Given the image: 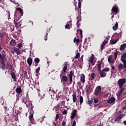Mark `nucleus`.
<instances>
[{"mask_svg": "<svg viewBox=\"0 0 126 126\" xmlns=\"http://www.w3.org/2000/svg\"><path fill=\"white\" fill-rule=\"evenodd\" d=\"M126 78H124V79H120L117 81V84L119 86V88H122V87L124 86V84L126 83Z\"/></svg>", "mask_w": 126, "mask_h": 126, "instance_id": "f257e3e1", "label": "nucleus"}, {"mask_svg": "<svg viewBox=\"0 0 126 126\" xmlns=\"http://www.w3.org/2000/svg\"><path fill=\"white\" fill-rule=\"evenodd\" d=\"M22 103H24L25 105H27L29 103V98L28 97L22 96Z\"/></svg>", "mask_w": 126, "mask_h": 126, "instance_id": "f03ea898", "label": "nucleus"}, {"mask_svg": "<svg viewBox=\"0 0 126 126\" xmlns=\"http://www.w3.org/2000/svg\"><path fill=\"white\" fill-rule=\"evenodd\" d=\"M119 89H120V90L117 92V94L118 99H120L122 97V94H123V92L125 91V88H119Z\"/></svg>", "mask_w": 126, "mask_h": 126, "instance_id": "7ed1b4c3", "label": "nucleus"}, {"mask_svg": "<svg viewBox=\"0 0 126 126\" xmlns=\"http://www.w3.org/2000/svg\"><path fill=\"white\" fill-rule=\"evenodd\" d=\"M14 52L17 54V55H20L21 54V51L19 49L14 47L12 49V54H14Z\"/></svg>", "mask_w": 126, "mask_h": 126, "instance_id": "20e7f679", "label": "nucleus"}, {"mask_svg": "<svg viewBox=\"0 0 126 126\" xmlns=\"http://www.w3.org/2000/svg\"><path fill=\"white\" fill-rule=\"evenodd\" d=\"M67 65H68L67 62L64 63L62 65L63 66V69L61 71L62 73H63V72L65 73V72H66V70L67 69Z\"/></svg>", "mask_w": 126, "mask_h": 126, "instance_id": "39448f33", "label": "nucleus"}, {"mask_svg": "<svg viewBox=\"0 0 126 126\" xmlns=\"http://www.w3.org/2000/svg\"><path fill=\"white\" fill-rule=\"evenodd\" d=\"M118 11H119V9H118V6H114L111 9V13H113V15H116L118 14Z\"/></svg>", "mask_w": 126, "mask_h": 126, "instance_id": "423d86ee", "label": "nucleus"}, {"mask_svg": "<svg viewBox=\"0 0 126 126\" xmlns=\"http://www.w3.org/2000/svg\"><path fill=\"white\" fill-rule=\"evenodd\" d=\"M124 118V115L121 114L119 116L114 118V121L117 123H121V120Z\"/></svg>", "mask_w": 126, "mask_h": 126, "instance_id": "0eeeda50", "label": "nucleus"}, {"mask_svg": "<svg viewBox=\"0 0 126 126\" xmlns=\"http://www.w3.org/2000/svg\"><path fill=\"white\" fill-rule=\"evenodd\" d=\"M76 114H77V110H76V109L73 110L70 116L71 120H73L74 118H75Z\"/></svg>", "mask_w": 126, "mask_h": 126, "instance_id": "6e6552de", "label": "nucleus"}, {"mask_svg": "<svg viewBox=\"0 0 126 126\" xmlns=\"http://www.w3.org/2000/svg\"><path fill=\"white\" fill-rule=\"evenodd\" d=\"M100 91H101V87L100 86H97L95 90V96H98Z\"/></svg>", "mask_w": 126, "mask_h": 126, "instance_id": "1a4fd4ad", "label": "nucleus"}, {"mask_svg": "<svg viewBox=\"0 0 126 126\" xmlns=\"http://www.w3.org/2000/svg\"><path fill=\"white\" fill-rule=\"evenodd\" d=\"M116 101V98L114 96L110 98L108 100L107 103L108 104H112V103H115Z\"/></svg>", "mask_w": 126, "mask_h": 126, "instance_id": "9d476101", "label": "nucleus"}, {"mask_svg": "<svg viewBox=\"0 0 126 126\" xmlns=\"http://www.w3.org/2000/svg\"><path fill=\"white\" fill-rule=\"evenodd\" d=\"M0 68L2 70H5V63H4V60L2 62H0Z\"/></svg>", "mask_w": 126, "mask_h": 126, "instance_id": "9b49d317", "label": "nucleus"}, {"mask_svg": "<svg viewBox=\"0 0 126 126\" xmlns=\"http://www.w3.org/2000/svg\"><path fill=\"white\" fill-rule=\"evenodd\" d=\"M99 74L100 77L104 78L107 76V73L104 72L103 70H101V71H99Z\"/></svg>", "mask_w": 126, "mask_h": 126, "instance_id": "f8f14e48", "label": "nucleus"}, {"mask_svg": "<svg viewBox=\"0 0 126 126\" xmlns=\"http://www.w3.org/2000/svg\"><path fill=\"white\" fill-rule=\"evenodd\" d=\"M103 62V60H101V61L100 62V61H98V63L97 64V70L98 71H101V68H102L101 65H102V62Z\"/></svg>", "mask_w": 126, "mask_h": 126, "instance_id": "ddd939ff", "label": "nucleus"}, {"mask_svg": "<svg viewBox=\"0 0 126 126\" xmlns=\"http://www.w3.org/2000/svg\"><path fill=\"white\" fill-rule=\"evenodd\" d=\"M33 114L34 113H30V115H29V120L31 123H34V117H33Z\"/></svg>", "mask_w": 126, "mask_h": 126, "instance_id": "4468645a", "label": "nucleus"}, {"mask_svg": "<svg viewBox=\"0 0 126 126\" xmlns=\"http://www.w3.org/2000/svg\"><path fill=\"white\" fill-rule=\"evenodd\" d=\"M81 82L83 83H85V75L84 74H81Z\"/></svg>", "mask_w": 126, "mask_h": 126, "instance_id": "2eb2a0df", "label": "nucleus"}, {"mask_svg": "<svg viewBox=\"0 0 126 126\" xmlns=\"http://www.w3.org/2000/svg\"><path fill=\"white\" fill-rule=\"evenodd\" d=\"M72 100L73 103H76V101H77V97L76 96V94H72Z\"/></svg>", "mask_w": 126, "mask_h": 126, "instance_id": "dca6fc26", "label": "nucleus"}, {"mask_svg": "<svg viewBox=\"0 0 126 126\" xmlns=\"http://www.w3.org/2000/svg\"><path fill=\"white\" fill-rule=\"evenodd\" d=\"M27 63H28L29 66H31V65L32 64V63H33V60H32V58H31V57H29L28 59Z\"/></svg>", "mask_w": 126, "mask_h": 126, "instance_id": "f3484780", "label": "nucleus"}, {"mask_svg": "<svg viewBox=\"0 0 126 126\" xmlns=\"http://www.w3.org/2000/svg\"><path fill=\"white\" fill-rule=\"evenodd\" d=\"M86 103L88 105H92L93 104V98H89L88 100H86Z\"/></svg>", "mask_w": 126, "mask_h": 126, "instance_id": "a211bd4d", "label": "nucleus"}, {"mask_svg": "<svg viewBox=\"0 0 126 126\" xmlns=\"http://www.w3.org/2000/svg\"><path fill=\"white\" fill-rule=\"evenodd\" d=\"M63 81L64 83L67 82V77L65 75H63L62 76L61 82H63Z\"/></svg>", "mask_w": 126, "mask_h": 126, "instance_id": "6ab92c4d", "label": "nucleus"}, {"mask_svg": "<svg viewBox=\"0 0 126 126\" xmlns=\"http://www.w3.org/2000/svg\"><path fill=\"white\" fill-rule=\"evenodd\" d=\"M11 78L13 79L14 81H16V75L14 73V72L12 71L11 73Z\"/></svg>", "mask_w": 126, "mask_h": 126, "instance_id": "aec40b11", "label": "nucleus"}, {"mask_svg": "<svg viewBox=\"0 0 126 126\" xmlns=\"http://www.w3.org/2000/svg\"><path fill=\"white\" fill-rule=\"evenodd\" d=\"M119 71H121L124 68V66L123 64L120 63L117 66Z\"/></svg>", "mask_w": 126, "mask_h": 126, "instance_id": "412c9836", "label": "nucleus"}, {"mask_svg": "<svg viewBox=\"0 0 126 126\" xmlns=\"http://www.w3.org/2000/svg\"><path fill=\"white\" fill-rule=\"evenodd\" d=\"M126 44L124 43L121 45L120 50V51H121V52H123V51H125V49H126Z\"/></svg>", "mask_w": 126, "mask_h": 126, "instance_id": "4be33fe9", "label": "nucleus"}, {"mask_svg": "<svg viewBox=\"0 0 126 126\" xmlns=\"http://www.w3.org/2000/svg\"><path fill=\"white\" fill-rule=\"evenodd\" d=\"M108 63H114V59H113V58L112 57V55H110L108 59Z\"/></svg>", "mask_w": 126, "mask_h": 126, "instance_id": "5701e85b", "label": "nucleus"}, {"mask_svg": "<svg viewBox=\"0 0 126 126\" xmlns=\"http://www.w3.org/2000/svg\"><path fill=\"white\" fill-rule=\"evenodd\" d=\"M118 41H119V39H117L116 40L111 39L110 42V44H111V45H115V44H116V43H117Z\"/></svg>", "mask_w": 126, "mask_h": 126, "instance_id": "b1692460", "label": "nucleus"}, {"mask_svg": "<svg viewBox=\"0 0 126 126\" xmlns=\"http://www.w3.org/2000/svg\"><path fill=\"white\" fill-rule=\"evenodd\" d=\"M16 10H18V11H19L20 13H21V16H22V15H23V10H22L21 8L20 7L17 8Z\"/></svg>", "mask_w": 126, "mask_h": 126, "instance_id": "393cba45", "label": "nucleus"}, {"mask_svg": "<svg viewBox=\"0 0 126 126\" xmlns=\"http://www.w3.org/2000/svg\"><path fill=\"white\" fill-rule=\"evenodd\" d=\"M10 45L11 46H16V41L14 39H12L10 41Z\"/></svg>", "mask_w": 126, "mask_h": 126, "instance_id": "a878e982", "label": "nucleus"}, {"mask_svg": "<svg viewBox=\"0 0 126 126\" xmlns=\"http://www.w3.org/2000/svg\"><path fill=\"white\" fill-rule=\"evenodd\" d=\"M16 92L18 94H20V93L22 92V90L21 89V88L18 87L16 89Z\"/></svg>", "mask_w": 126, "mask_h": 126, "instance_id": "bb28decb", "label": "nucleus"}, {"mask_svg": "<svg viewBox=\"0 0 126 126\" xmlns=\"http://www.w3.org/2000/svg\"><path fill=\"white\" fill-rule=\"evenodd\" d=\"M118 22H116L114 26H113L112 28H113V30H114V31H116V30H117V29H118Z\"/></svg>", "mask_w": 126, "mask_h": 126, "instance_id": "cd10ccee", "label": "nucleus"}, {"mask_svg": "<svg viewBox=\"0 0 126 126\" xmlns=\"http://www.w3.org/2000/svg\"><path fill=\"white\" fill-rule=\"evenodd\" d=\"M80 103V105H82V103H83V96L80 95L79 97Z\"/></svg>", "mask_w": 126, "mask_h": 126, "instance_id": "c85d7f7f", "label": "nucleus"}, {"mask_svg": "<svg viewBox=\"0 0 126 126\" xmlns=\"http://www.w3.org/2000/svg\"><path fill=\"white\" fill-rule=\"evenodd\" d=\"M91 77L92 80H94V79H95V73H92L91 74Z\"/></svg>", "mask_w": 126, "mask_h": 126, "instance_id": "c756f323", "label": "nucleus"}, {"mask_svg": "<svg viewBox=\"0 0 126 126\" xmlns=\"http://www.w3.org/2000/svg\"><path fill=\"white\" fill-rule=\"evenodd\" d=\"M74 74V71L72 70L70 71V74H69V77H72L73 76V75Z\"/></svg>", "mask_w": 126, "mask_h": 126, "instance_id": "7c9ffc66", "label": "nucleus"}, {"mask_svg": "<svg viewBox=\"0 0 126 126\" xmlns=\"http://www.w3.org/2000/svg\"><path fill=\"white\" fill-rule=\"evenodd\" d=\"M114 58H115V60H117V58H118V51L116 50L114 54Z\"/></svg>", "mask_w": 126, "mask_h": 126, "instance_id": "2f4dec72", "label": "nucleus"}, {"mask_svg": "<svg viewBox=\"0 0 126 126\" xmlns=\"http://www.w3.org/2000/svg\"><path fill=\"white\" fill-rule=\"evenodd\" d=\"M34 62L35 63H40V59H39V58H35Z\"/></svg>", "mask_w": 126, "mask_h": 126, "instance_id": "473e14b6", "label": "nucleus"}, {"mask_svg": "<svg viewBox=\"0 0 126 126\" xmlns=\"http://www.w3.org/2000/svg\"><path fill=\"white\" fill-rule=\"evenodd\" d=\"M122 106L123 107V109H126V101H123L122 103Z\"/></svg>", "mask_w": 126, "mask_h": 126, "instance_id": "72a5a7b5", "label": "nucleus"}, {"mask_svg": "<svg viewBox=\"0 0 126 126\" xmlns=\"http://www.w3.org/2000/svg\"><path fill=\"white\" fill-rule=\"evenodd\" d=\"M121 62L123 63L124 65L123 66H124V68H126V60H121Z\"/></svg>", "mask_w": 126, "mask_h": 126, "instance_id": "f704fd0d", "label": "nucleus"}, {"mask_svg": "<svg viewBox=\"0 0 126 126\" xmlns=\"http://www.w3.org/2000/svg\"><path fill=\"white\" fill-rule=\"evenodd\" d=\"M90 89H91V84H90L87 88V92H88V93L90 91Z\"/></svg>", "mask_w": 126, "mask_h": 126, "instance_id": "c9c22d12", "label": "nucleus"}, {"mask_svg": "<svg viewBox=\"0 0 126 126\" xmlns=\"http://www.w3.org/2000/svg\"><path fill=\"white\" fill-rule=\"evenodd\" d=\"M80 57V54L79 53V52L77 53L75 56V59H79Z\"/></svg>", "mask_w": 126, "mask_h": 126, "instance_id": "e433bc0d", "label": "nucleus"}, {"mask_svg": "<svg viewBox=\"0 0 126 126\" xmlns=\"http://www.w3.org/2000/svg\"><path fill=\"white\" fill-rule=\"evenodd\" d=\"M99 102V100L98 99L96 98L95 97H94V102L95 103V104H97Z\"/></svg>", "mask_w": 126, "mask_h": 126, "instance_id": "4c0bfd02", "label": "nucleus"}, {"mask_svg": "<svg viewBox=\"0 0 126 126\" xmlns=\"http://www.w3.org/2000/svg\"><path fill=\"white\" fill-rule=\"evenodd\" d=\"M16 21H17L15 19L14 20L15 27H16V28H17V27H18V23H17V22H16Z\"/></svg>", "mask_w": 126, "mask_h": 126, "instance_id": "58836bf2", "label": "nucleus"}, {"mask_svg": "<svg viewBox=\"0 0 126 126\" xmlns=\"http://www.w3.org/2000/svg\"><path fill=\"white\" fill-rule=\"evenodd\" d=\"M58 119H60V114H57L55 117V122H57Z\"/></svg>", "mask_w": 126, "mask_h": 126, "instance_id": "ea45409f", "label": "nucleus"}, {"mask_svg": "<svg viewBox=\"0 0 126 126\" xmlns=\"http://www.w3.org/2000/svg\"><path fill=\"white\" fill-rule=\"evenodd\" d=\"M102 70H103L104 72H107V71H110V68L106 67L104 69H102Z\"/></svg>", "mask_w": 126, "mask_h": 126, "instance_id": "a19ab883", "label": "nucleus"}, {"mask_svg": "<svg viewBox=\"0 0 126 126\" xmlns=\"http://www.w3.org/2000/svg\"><path fill=\"white\" fill-rule=\"evenodd\" d=\"M36 73L38 74H39V73L40 72V67H38V68L36 69Z\"/></svg>", "mask_w": 126, "mask_h": 126, "instance_id": "79ce46f5", "label": "nucleus"}, {"mask_svg": "<svg viewBox=\"0 0 126 126\" xmlns=\"http://www.w3.org/2000/svg\"><path fill=\"white\" fill-rule=\"evenodd\" d=\"M94 54H92L90 57V61H94Z\"/></svg>", "mask_w": 126, "mask_h": 126, "instance_id": "37998d69", "label": "nucleus"}, {"mask_svg": "<svg viewBox=\"0 0 126 126\" xmlns=\"http://www.w3.org/2000/svg\"><path fill=\"white\" fill-rule=\"evenodd\" d=\"M0 59H1L2 62H3L4 61V57H3L2 55H1V54H0Z\"/></svg>", "mask_w": 126, "mask_h": 126, "instance_id": "c03bdc74", "label": "nucleus"}, {"mask_svg": "<svg viewBox=\"0 0 126 126\" xmlns=\"http://www.w3.org/2000/svg\"><path fill=\"white\" fill-rule=\"evenodd\" d=\"M17 47H18V48H19V49H21V48H22V43L18 44L17 45Z\"/></svg>", "mask_w": 126, "mask_h": 126, "instance_id": "a18cd8bd", "label": "nucleus"}, {"mask_svg": "<svg viewBox=\"0 0 126 126\" xmlns=\"http://www.w3.org/2000/svg\"><path fill=\"white\" fill-rule=\"evenodd\" d=\"M107 43H108L107 41H104L102 42V44L101 45H103L104 47H105L106 46V44H107Z\"/></svg>", "mask_w": 126, "mask_h": 126, "instance_id": "49530a36", "label": "nucleus"}, {"mask_svg": "<svg viewBox=\"0 0 126 126\" xmlns=\"http://www.w3.org/2000/svg\"><path fill=\"white\" fill-rule=\"evenodd\" d=\"M107 43H108L107 41H104L102 42V44L101 45H103L104 47H105L106 46V44H107Z\"/></svg>", "mask_w": 126, "mask_h": 126, "instance_id": "de8ad7c7", "label": "nucleus"}, {"mask_svg": "<svg viewBox=\"0 0 126 126\" xmlns=\"http://www.w3.org/2000/svg\"><path fill=\"white\" fill-rule=\"evenodd\" d=\"M107 43H108L107 41H104L102 42V44L101 45H103L104 47H105L106 46V44H107Z\"/></svg>", "mask_w": 126, "mask_h": 126, "instance_id": "09e8293b", "label": "nucleus"}, {"mask_svg": "<svg viewBox=\"0 0 126 126\" xmlns=\"http://www.w3.org/2000/svg\"><path fill=\"white\" fill-rule=\"evenodd\" d=\"M107 43H108L107 41H104L102 42V44L101 45H103L104 47H105L106 46V44H107Z\"/></svg>", "mask_w": 126, "mask_h": 126, "instance_id": "8fccbe9b", "label": "nucleus"}, {"mask_svg": "<svg viewBox=\"0 0 126 126\" xmlns=\"http://www.w3.org/2000/svg\"><path fill=\"white\" fill-rule=\"evenodd\" d=\"M24 76L25 77V78L27 79L28 77H27V72L25 71L24 73Z\"/></svg>", "mask_w": 126, "mask_h": 126, "instance_id": "3c124183", "label": "nucleus"}, {"mask_svg": "<svg viewBox=\"0 0 126 126\" xmlns=\"http://www.w3.org/2000/svg\"><path fill=\"white\" fill-rule=\"evenodd\" d=\"M78 6L79 8H80V9L81 8V1H78Z\"/></svg>", "mask_w": 126, "mask_h": 126, "instance_id": "603ef678", "label": "nucleus"}, {"mask_svg": "<svg viewBox=\"0 0 126 126\" xmlns=\"http://www.w3.org/2000/svg\"><path fill=\"white\" fill-rule=\"evenodd\" d=\"M61 108V104H58L56 106L54 107V109H60Z\"/></svg>", "mask_w": 126, "mask_h": 126, "instance_id": "864d4df0", "label": "nucleus"}, {"mask_svg": "<svg viewBox=\"0 0 126 126\" xmlns=\"http://www.w3.org/2000/svg\"><path fill=\"white\" fill-rule=\"evenodd\" d=\"M44 39L45 40V41H47V40H48V33L47 32L46 33V35H45Z\"/></svg>", "mask_w": 126, "mask_h": 126, "instance_id": "5fc2aeb1", "label": "nucleus"}, {"mask_svg": "<svg viewBox=\"0 0 126 126\" xmlns=\"http://www.w3.org/2000/svg\"><path fill=\"white\" fill-rule=\"evenodd\" d=\"M4 36V35L2 34L1 32H0V38L2 39V37Z\"/></svg>", "mask_w": 126, "mask_h": 126, "instance_id": "6e6d98bb", "label": "nucleus"}, {"mask_svg": "<svg viewBox=\"0 0 126 126\" xmlns=\"http://www.w3.org/2000/svg\"><path fill=\"white\" fill-rule=\"evenodd\" d=\"M69 82L70 83V84L72 83V77H69Z\"/></svg>", "mask_w": 126, "mask_h": 126, "instance_id": "4d7b16f0", "label": "nucleus"}, {"mask_svg": "<svg viewBox=\"0 0 126 126\" xmlns=\"http://www.w3.org/2000/svg\"><path fill=\"white\" fill-rule=\"evenodd\" d=\"M63 115H66V114H67V110H64L63 112Z\"/></svg>", "mask_w": 126, "mask_h": 126, "instance_id": "13d9d810", "label": "nucleus"}, {"mask_svg": "<svg viewBox=\"0 0 126 126\" xmlns=\"http://www.w3.org/2000/svg\"><path fill=\"white\" fill-rule=\"evenodd\" d=\"M76 25L78 28H79V26H80V23H79V21H77Z\"/></svg>", "mask_w": 126, "mask_h": 126, "instance_id": "bf43d9fd", "label": "nucleus"}, {"mask_svg": "<svg viewBox=\"0 0 126 126\" xmlns=\"http://www.w3.org/2000/svg\"><path fill=\"white\" fill-rule=\"evenodd\" d=\"M104 46H103V45H102V44H101V45L100 46V50H101V51H103V50H104V49H105V48H104Z\"/></svg>", "mask_w": 126, "mask_h": 126, "instance_id": "052dcab7", "label": "nucleus"}, {"mask_svg": "<svg viewBox=\"0 0 126 126\" xmlns=\"http://www.w3.org/2000/svg\"><path fill=\"white\" fill-rule=\"evenodd\" d=\"M22 22V21H20L18 23V25H19L20 27H21V23Z\"/></svg>", "mask_w": 126, "mask_h": 126, "instance_id": "680f3d73", "label": "nucleus"}, {"mask_svg": "<svg viewBox=\"0 0 126 126\" xmlns=\"http://www.w3.org/2000/svg\"><path fill=\"white\" fill-rule=\"evenodd\" d=\"M82 32H83L82 30H80V35H81V38H82V37H83Z\"/></svg>", "mask_w": 126, "mask_h": 126, "instance_id": "e2e57ef3", "label": "nucleus"}, {"mask_svg": "<svg viewBox=\"0 0 126 126\" xmlns=\"http://www.w3.org/2000/svg\"><path fill=\"white\" fill-rule=\"evenodd\" d=\"M66 125V124L65 123V122L63 121L62 123V126H65Z\"/></svg>", "mask_w": 126, "mask_h": 126, "instance_id": "0e129e2a", "label": "nucleus"}, {"mask_svg": "<svg viewBox=\"0 0 126 126\" xmlns=\"http://www.w3.org/2000/svg\"><path fill=\"white\" fill-rule=\"evenodd\" d=\"M65 28H66L67 29H68L69 28V25L67 24L65 25Z\"/></svg>", "mask_w": 126, "mask_h": 126, "instance_id": "69168bd1", "label": "nucleus"}, {"mask_svg": "<svg viewBox=\"0 0 126 126\" xmlns=\"http://www.w3.org/2000/svg\"><path fill=\"white\" fill-rule=\"evenodd\" d=\"M78 21H79L80 22L81 20V18L80 17H77Z\"/></svg>", "mask_w": 126, "mask_h": 126, "instance_id": "338daca9", "label": "nucleus"}, {"mask_svg": "<svg viewBox=\"0 0 126 126\" xmlns=\"http://www.w3.org/2000/svg\"><path fill=\"white\" fill-rule=\"evenodd\" d=\"M53 126H57V123L55 121L53 122Z\"/></svg>", "mask_w": 126, "mask_h": 126, "instance_id": "774afa93", "label": "nucleus"}]
</instances>
